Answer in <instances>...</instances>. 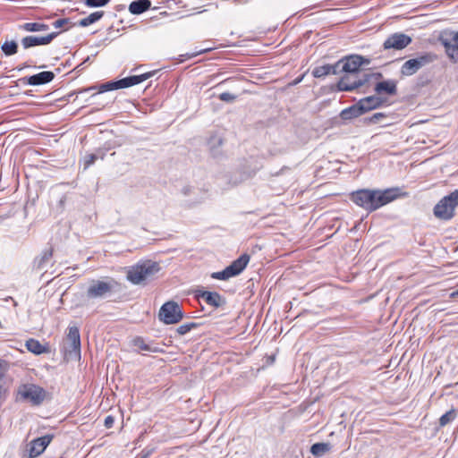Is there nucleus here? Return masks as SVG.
<instances>
[{
    "instance_id": "nucleus-1",
    "label": "nucleus",
    "mask_w": 458,
    "mask_h": 458,
    "mask_svg": "<svg viewBox=\"0 0 458 458\" xmlns=\"http://www.w3.org/2000/svg\"><path fill=\"white\" fill-rule=\"evenodd\" d=\"M398 189L385 191L359 190L351 194V200L367 211H374L398 197Z\"/></svg>"
},
{
    "instance_id": "nucleus-2",
    "label": "nucleus",
    "mask_w": 458,
    "mask_h": 458,
    "mask_svg": "<svg viewBox=\"0 0 458 458\" xmlns=\"http://www.w3.org/2000/svg\"><path fill=\"white\" fill-rule=\"evenodd\" d=\"M159 265L150 260L129 267L126 277L133 284H145L159 271Z\"/></svg>"
},
{
    "instance_id": "nucleus-3",
    "label": "nucleus",
    "mask_w": 458,
    "mask_h": 458,
    "mask_svg": "<svg viewBox=\"0 0 458 458\" xmlns=\"http://www.w3.org/2000/svg\"><path fill=\"white\" fill-rule=\"evenodd\" d=\"M457 207L458 189L443 197L435 205L433 208V214L439 220L448 221L455 216V209Z\"/></svg>"
},
{
    "instance_id": "nucleus-4",
    "label": "nucleus",
    "mask_w": 458,
    "mask_h": 458,
    "mask_svg": "<svg viewBox=\"0 0 458 458\" xmlns=\"http://www.w3.org/2000/svg\"><path fill=\"white\" fill-rule=\"evenodd\" d=\"M438 41L445 48V53L453 64L458 63V30H443Z\"/></svg>"
},
{
    "instance_id": "nucleus-5",
    "label": "nucleus",
    "mask_w": 458,
    "mask_h": 458,
    "mask_svg": "<svg viewBox=\"0 0 458 458\" xmlns=\"http://www.w3.org/2000/svg\"><path fill=\"white\" fill-rule=\"evenodd\" d=\"M437 59V55L433 53H424L415 58L407 60L401 67V74L403 76H411L415 74L422 67L428 65Z\"/></svg>"
},
{
    "instance_id": "nucleus-6",
    "label": "nucleus",
    "mask_w": 458,
    "mask_h": 458,
    "mask_svg": "<svg viewBox=\"0 0 458 458\" xmlns=\"http://www.w3.org/2000/svg\"><path fill=\"white\" fill-rule=\"evenodd\" d=\"M18 395L21 400L28 401L33 405H39L45 400L47 392L39 386L26 384L19 387Z\"/></svg>"
},
{
    "instance_id": "nucleus-7",
    "label": "nucleus",
    "mask_w": 458,
    "mask_h": 458,
    "mask_svg": "<svg viewBox=\"0 0 458 458\" xmlns=\"http://www.w3.org/2000/svg\"><path fill=\"white\" fill-rule=\"evenodd\" d=\"M65 356L69 359L81 358V336L77 327H70L64 344Z\"/></svg>"
},
{
    "instance_id": "nucleus-8",
    "label": "nucleus",
    "mask_w": 458,
    "mask_h": 458,
    "mask_svg": "<svg viewBox=\"0 0 458 458\" xmlns=\"http://www.w3.org/2000/svg\"><path fill=\"white\" fill-rule=\"evenodd\" d=\"M117 285L118 283L113 278H109L107 281L93 280L87 290V297L89 299L103 298Z\"/></svg>"
},
{
    "instance_id": "nucleus-9",
    "label": "nucleus",
    "mask_w": 458,
    "mask_h": 458,
    "mask_svg": "<svg viewBox=\"0 0 458 458\" xmlns=\"http://www.w3.org/2000/svg\"><path fill=\"white\" fill-rule=\"evenodd\" d=\"M370 61L358 55H352L343 58L336 62L339 65V73L345 72L346 74L354 75L359 72L362 65L369 64Z\"/></svg>"
},
{
    "instance_id": "nucleus-10",
    "label": "nucleus",
    "mask_w": 458,
    "mask_h": 458,
    "mask_svg": "<svg viewBox=\"0 0 458 458\" xmlns=\"http://www.w3.org/2000/svg\"><path fill=\"white\" fill-rule=\"evenodd\" d=\"M159 318L165 324H176L183 318V313L175 301H167L161 307L159 310Z\"/></svg>"
},
{
    "instance_id": "nucleus-11",
    "label": "nucleus",
    "mask_w": 458,
    "mask_h": 458,
    "mask_svg": "<svg viewBox=\"0 0 458 458\" xmlns=\"http://www.w3.org/2000/svg\"><path fill=\"white\" fill-rule=\"evenodd\" d=\"M411 42V38L403 33H394L389 36L384 42L385 49L401 50Z\"/></svg>"
},
{
    "instance_id": "nucleus-12",
    "label": "nucleus",
    "mask_w": 458,
    "mask_h": 458,
    "mask_svg": "<svg viewBox=\"0 0 458 458\" xmlns=\"http://www.w3.org/2000/svg\"><path fill=\"white\" fill-rule=\"evenodd\" d=\"M52 438L53 436L46 435L31 441L29 449L30 457L33 458L40 455L50 444Z\"/></svg>"
},
{
    "instance_id": "nucleus-13",
    "label": "nucleus",
    "mask_w": 458,
    "mask_h": 458,
    "mask_svg": "<svg viewBox=\"0 0 458 458\" xmlns=\"http://www.w3.org/2000/svg\"><path fill=\"white\" fill-rule=\"evenodd\" d=\"M58 32H53L44 37L27 36L21 39V45L24 48H30L31 47L39 45L49 44L56 36Z\"/></svg>"
},
{
    "instance_id": "nucleus-14",
    "label": "nucleus",
    "mask_w": 458,
    "mask_h": 458,
    "mask_svg": "<svg viewBox=\"0 0 458 458\" xmlns=\"http://www.w3.org/2000/svg\"><path fill=\"white\" fill-rule=\"evenodd\" d=\"M198 297L202 298L208 305L214 308L225 304V299L216 292L198 291Z\"/></svg>"
},
{
    "instance_id": "nucleus-15",
    "label": "nucleus",
    "mask_w": 458,
    "mask_h": 458,
    "mask_svg": "<svg viewBox=\"0 0 458 458\" xmlns=\"http://www.w3.org/2000/svg\"><path fill=\"white\" fill-rule=\"evenodd\" d=\"M363 82L355 75L345 74L337 83V88L341 91H352L360 87Z\"/></svg>"
},
{
    "instance_id": "nucleus-16",
    "label": "nucleus",
    "mask_w": 458,
    "mask_h": 458,
    "mask_svg": "<svg viewBox=\"0 0 458 458\" xmlns=\"http://www.w3.org/2000/svg\"><path fill=\"white\" fill-rule=\"evenodd\" d=\"M385 99L379 96H369L363 98L358 101L362 112L365 114L372 109L381 106L385 103Z\"/></svg>"
},
{
    "instance_id": "nucleus-17",
    "label": "nucleus",
    "mask_w": 458,
    "mask_h": 458,
    "mask_svg": "<svg viewBox=\"0 0 458 458\" xmlns=\"http://www.w3.org/2000/svg\"><path fill=\"white\" fill-rule=\"evenodd\" d=\"M155 72H146L140 75H132L118 81L120 89L129 88L140 84L154 75Z\"/></svg>"
},
{
    "instance_id": "nucleus-18",
    "label": "nucleus",
    "mask_w": 458,
    "mask_h": 458,
    "mask_svg": "<svg viewBox=\"0 0 458 458\" xmlns=\"http://www.w3.org/2000/svg\"><path fill=\"white\" fill-rule=\"evenodd\" d=\"M339 65L340 64H336L335 63L334 64L318 66L312 71V75L316 78H322L328 74H338Z\"/></svg>"
},
{
    "instance_id": "nucleus-19",
    "label": "nucleus",
    "mask_w": 458,
    "mask_h": 458,
    "mask_svg": "<svg viewBox=\"0 0 458 458\" xmlns=\"http://www.w3.org/2000/svg\"><path fill=\"white\" fill-rule=\"evenodd\" d=\"M55 74L52 72H41L28 78L30 85H42L52 81Z\"/></svg>"
},
{
    "instance_id": "nucleus-20",
    "label": "nucleus",
    "mask_w": 458,
    "mask_h": 458,
    "mask_svg": "<svg viewBox=\"0 0 458 458\" xmlns=\"http://www.w3.org/2000/svg\"><path fill=\"white\" fill-rule=\"evenodd\" d=\"M374 89L378 95L382 93L395 95L397 92L396 82L394 81H380L376 84Z\"/></svg>"
},
{
    "instance_id": "nucleus-21",
    "label": "nucleus",
    "mask_w": 458,
    "mask_h": 458,
    "mask_svg": "<svg viewBox=\"0 0 458 458\" xmlns=\"http://www.w3.org/2000/svg\"><path fill=\"white\" fill-rule=\"evenodd\" d=\"M250 261V256L248 254H242L237 259L232 262L227 267L233 273V276L239 275L248 265Z\"/></svg>"
},
{
    "instance_id": "nucleus-22",
    "label": "nucleus",
    "mask_w": 458,
    "mask_h": 458,
    "mask_svg": "<svg viewBox=\"0 0 458 458\" xmlns=\"http://www.w3.org/2000/svg\"><path fill=\"white\" fill-rule=\"evenodd\" d=\"M25 346L28 351L37 355L50 352L48 345L41 344L39 341L34 338L28 339L25 343Z\"/></svg>"
},
{
    "instance_id": "nucleus-23",
    "label": "nucleus",
    "mask_w": 458,
    "mask_h": 458,
    "mask_svg": "<svg viewBox=\"0 0 458 458\" xmlns=\"http://www.w3.org/2000/svg\"><path fill=\"white\" fill-rule=\"evenodd\" d=\"M151 6L150 0H135L132 1L129 5V12L131 14H140L145 11L148 10Z\"/></svg>"
},
{
    "instance_id": "nucleus-24",
    "label": "nucleus",
    "mask_w": 458,
    "mask_h": 458,
    "mask_svg": "<svg viewBox=\"0 0 458 458\" xmlns=\"http://www.w3.org/2000/svg\"><path fill=\"white\" fill-rule=\"evenodd\" d=\"M363 114L364 113L362 112L360 104L357 102L355 105H353V106H350L348 108L344 109L340 113V117L343 120H350V119H352V118H356V117Z\"/></svg>"
},
{
    "instance_id": "nucleus-25",
    "label": "nucleus",
    "mask_w": 458,
    "mask_h": 458,
    "mask_svg": "<svg viewBox=\"0 0 458 458\" xmlns=\"http://www.w3.org/2000/svg\"><path fill=\"white\" fill-rule=\"evenodd\" d=\"M105 12L104 11H97L87 17L81 19L79 21L78 25L81 27H88L97 21H98L102 17L104 16Z\"/></svg>"
},
{
    "instance_id": "nucleus-26",
    "label": "nucleus",
    "mask_w": 458,
    "mask_h": 458,
    "mask_svg": "<svg viewBox=\"0 0 458 458\" xmlns=\"http://www.w3.org/2000/svg\"><path fill=\"white\" fill-rule=\"evenodd\" d=\"M331 450V445L329 443H316L311 445L310 453L315 457H321Z\"/></svg>"
},
{
    "instance_id": "nucleus-27",
    "label": "nucleus",
    "mask_w": 458,
    "mask_h": 458,
    "mask_svg": "<svg viewBox=\"0 0 458 458\" xmlns=\"http://www.w3.org/2000/svg\"><path fill=\"white\" fill-rule=\"evenodd\" d=\"M21 28L25 31H45L48 30V25L38 22H26Z\"/></svg>"
},
{
    "instance_id": "nucleus-28",
    "label": "nucleus",
    "mask_w": 458,
    "mask_h": 458,
    "mask_svg": "<svg viewBox=\"0 0 458 458\" xmlns=\"http://www.w3.org/2000/svg\"><path fill=\"white\" fill-rule=\"evenodd\" d=\"M2 50L6 55H12L17 53L18 45L15 41H5L2 45Z\"/></svg>"
},
{
    "instance_id": "nucleus-29",
    "label": "nucleus",
    "mask_w": 458,
    "mask_h": 458,
    "mask_svg": "<svg viewBox=\"0 0 458 458\" xmlns=\"http://www.w3.org/2000/svg\"><path fill=\"white\" fill-rule=\"evenodd\" d=\"M456 417V411L454 409H451L445 414H443L439 419L440 427H445V425L452 422Z\"/></svg>"
},
{
    "instance_id": "nucleus-30",
    "label": "nucleus",
    "mask_w": 458,
    "mask_h": 458,
    "mask_svg": "<svg viewBox=\"0 0 458 458\" xmlns=\"http://www.w3.org/2000/svg\"><path fill=\"white\" fill-rule=\"evenodd\" d=\"M233 276V273H231L229 268L226 267L223 271L220 272H214L211 274V277L213 279L217 280H227Z\"/></svg>"
},
{
    "instance_id": "nucleus-31",
    "label": "nucleus",
    "mask_w": 458,
    "mask_h": 458,
    "mask_svg": "<svg viewBox=\"0 0 458 458\" xmlns=\"http://www.w3.org/2000/svg\"><path fill=\"white\" fill-rule=\"evenodd\" d=\"M133 345L141 351H146V352H156L157 351L156 349H152L148 344H147L144 342L143 338H141V337H136L133 340Z\"/></svg>"
},
{
    "instance_id": "nucleus-32",
    "label": "nucleus",
    "mask_w": 458,
    "mask_h": 458,
    "mask_svg": "<svg viewBox=\"0 0 458 458\" xmlns=\"http://www.w3.org/2000/svg\"><path fill=\"white\" fill-rule=\"evenodd\" d=\"M120 85L118 84V81H109L106 82L100 85L99 87V93H103L106 91L119 89Z\"/></svg>"
},
{
    "instance_id": "nucleus-33",
    "label": "nucleus",
    "mask_w": 458,
    "mask_h": 458,
    "mask_svg": "<svg viewBox=\"0 0 458 458\" xmlns=\"http://www.w3.org/2000/svg\"><path fill=\"white\" fill-rule=\"evenodd\" d=\"M53 256V249L50 248L47 250H45L41 256V258L38 259V267L41 268Z\"/></svg>"
},
{
    "instance_id": "nucleus-34",
    "label": "nucleus",
    "mask_w": 458,
    "mask_h": 458,
    "mask_svg": "<svg viewBox=\"0 0 458 458\" xmlns=\"http://www.w3.org/2000/svg\"><path fill=\"white\" fill-rule=\"evenodd\" d=\"M110 0H85L84 4L88 7L96 8L106 5Z\"/></svg>"
},
{
    "instance_id": "nucleus-35",
    "label": "nucleus",
    "mask_w": 458,
    "mask_h": 458,
    "mask_svg": "<svg viewBox=\"0 0 458 458\" xmlns=\"http://www.w3.org/2000/svg\"><path fill=\"white\" fill-rule=\"evenodd\" d=\"M196 327H197V324H195V323L183 324L177 327V333L181 335H183Z\"/></svg>"
},
{
    "instance_id": "nucleus-36",
    "label": "nucleus",
    "mask_w": 458,
    "mask_h": 458,
    "mask_svg": "<svg viewBox=\"0 0 458 458\" xmlns=\"http://www.w3.org/2000/svg\"><path fill=\"white\" fill-rule=\"evenodd\" d=\"M6 373V366L4 362L0 361V393L4 390V377Z\"/></svg>"
},
{
    "instance_id": "nucleus-37",
    "label": "nucleus",
    "mask_w": 458,
    "mask_h": 458,
    "mask_svg": "<svg viewBox=\"0 0 458 458\" xmlns=\"http://www.w3.org/2000/svg\"><path fill=\"white\" fill-rule=\"evenodd\" d=\"M219 99L225 102H232L235 99V96L229 92H224L219 95Z\"/></svg>"
},
{
    "instance_id": "nucleus-38",
    "label": "nucleus",
    "mask_w": 458,
    "mask_h": 458,
    "mask_svg": "<svg viewBox=\"0 0 458 458\" xmlns=\"http://www.w3.org/2000/svg\"><path fill=\"white\" fill-rule=\"evenodd\" d=\"M69 23H70V20L64 18V19H59V20H56L55 21H54L53 26L55 29H60V28H63L64 25L69 24Z\"/></svg>"
},
{
    "instance_id": "nucleus-39",
    "label": "nucleus",
    "mask_w": 458,
    "mask_h": 458,
    "mask_svg": "<svg viewBox=\"0 0 458 458\" xmlns=\"http://www.w3.org/2000/svg\"><path fill=\"white\" fill-rule=\"evenodd\" d=\"M97 159V156L95 154H89L85 157V163L84 166L85 168H88L89 165H91Z\"/></svg>"
},
{
    "instance_id": "nucleus-40",
    "label": "nucleus",
    "mask_w": 458,
    "mask_h": 458,
    "mask_svg": "<svg viewBox=\"0 0 458 458\" xmlns=\"http://www.w3.org/2000/svg\"><path fill=\"white\" fill-rule=\"evenodd\" d=\"M114 422V417L111 416V415H108V416L106 417L104 424H105L106 428H110L113 427Z\"/></svg>"
},
{
    "instance_id": "nucleus-41",
    "label": "nucleus",
    "mask_w": 458,
    "mask_h": 458,
    "mask_svg": "<svg viewBox=\"0 0 458 458\" xmlns=\"http://www.w3.org/2000/svg\"><path fill=\"white\" fill-rule=\"evenodd\" d=\"M385 117L383 113H376L370 117V122L376 123L380 118Z\"/></svg>"
},
{
    "instance_id": "nucleus-42",
    "label": "nucleus",
    "mask_w": 458,
    "mask_h": 458,
    "mask_svg": "<svg viewBox=\"0 0 458 458\" xmlns=\"http://www.w3.org/2000/svg\"><path fill=\"white\" fill-rule=\"evenodd\" d=\"M458 296V289L453 293H450V298L454 299Z\"/></svg>"
},
{
    "instance_id": "nucleus-43",
    "label": "nucleus",
    "mask_w": 458,
    "mask_h": 458,
    "mask_svg": "<svg viewBox=\"0 0 458 458\" xmlns=\"http://www.w3.org/2000/svg\"><path fill=\"white\" fill-rule=\"evenodd\" d=\"M166 14H167V13H166V12H163V13H161V15H166Z\"/></svg>"
},
{
    "instance_id": "nucleus-44",
    "label": "nucleus",
    "mask_w": 458,
    "mask_h": 458,
    "mask_svg": "<svg viewBox=\"0 0 458 458\" xmlns=\"http://www.w3.org/2000/svg\"><path fill=\"white\" fill-rule=\"evenodd\" d=\"M148 454H145L144 456H142L141 458H148Z\"/></svg>"
}]
</instances>
